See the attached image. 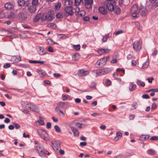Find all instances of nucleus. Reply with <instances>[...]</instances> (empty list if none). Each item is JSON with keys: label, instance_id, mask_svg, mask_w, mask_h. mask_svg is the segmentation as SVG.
<instances>
[{"label": "nucleus", "instance_id": "nucleus-1", "mask_svg": "<svg viewBox=\"0 0 158 158\" xmlns=\"http://www.w3.org/2000/svg\"><path fill=\"white\" fill-rule=\"evenodd\" d=\"M36 149L40 156L43 158L46 157V152H47V150L44 149L42 144H39L36 147Z\"/></svg>", "mask_w": 158, "mask_h": 158}, {"label": "nucleus", "instance_id": "nucleus-2", "mask_svg": "<svg viewBox=\"0 0 158 158\" xmlns=\"http://www.w3.org/2000/svg\"><path fill=\"white\" fill-rule=\"evenodd\" d=\"M64 14L66 16H72L74 15V12L72 6H65L64 8Z\"/></svg>", "mask_w": 158, "mask_h": 158}, {"label": "nucleus", "instance_id": "nucleus-3", "mask_svg": "<svg viewBox=\"0 0 158 158\" xmlns=\"http://www.w3.org/2000/svg\"><path fill=\"white\" fill-rule=\"evenodd\" d=\"M131 16L134 18L139 17V15L138 13V7L136 5H133L131 7Z\"/></svg>", "mask_w": 158, "mask_h": 158}, {"label": "nucleus", "instance_id": "nucleus-4", "mask_svg": "<svg viewBox=\"0 0 158 158\" xmlns=\"http://www.w3.org/2000/svg\"><path fill=\"white\" fill-rule=\"evenodd\" d=\"M38 134L43 139L45 140L48 139V134L44 130L40 129L37 130Z\"/></svg>", "mask_w": 158, "mask_h": 158}, {"label": "nucleus", "instance_id": "nucleus-5", "mask_svg": "<svg viewBox=\"0 0 158 158\" xmlns=\"http://www.w3.org/2000/svg\"><path fill=\"white\" fill-rule=\"evenodd\" d=\"M93 2V0H82V3L84 4L85 8L88 9H90L92 8V5Z\"/></svg>", "mask_w": 158, "mask_h": 158}, {"label": "nucleus", "instance_id": "nucleus-6", "mask_svg": "<svg viewBox=\"0 0 158 158\" xmlns=\"http://www.w3.org/2000/svg\"><path fill=\"white\" fill-rule=\"evenodd\" d=\"M26 6H28L27 10L29 13L31 14H34L37 10V8L36 6L34 5L28 6V4H26Z\"/></svg>", "mask_w": 158, "mask_h": 158}, {"label": "nucleus", "instance_id": "nucleus-7", "mask_svg": "<svg viewBox=\"0 0 158 158\" xmlns=\"http://www.w3.org/2000/svg\"><path fill=\"white\" fill-rule=\"evenodd\" d=\"M52 147L55 152H57L60 148V144L57 141H52Z\"/></svg>", "mask_w": 158, "mask_h": 158}, {"label": "nucleus", "instance_id": "nucleus-8", "mask_svg": "<svg viewBox=\"0 0 158 158\" xmlns=\"http://www.w3.org/2000/svg\"><path fill=\"white\" fill-rule=\"evenodd\" d=\"M89 73V71L82 69L78 70L77 72V75L81 77L86 76L88 75Z\"/></svg>", "mask_w": 158, "mask_h": 158}, {"label": "nucleus", "instance_id": "nucleus-9", "mask_svg": "<svg viewBox=\"0 0 158 158\" xmlns=\"http://www.w3.org/2000/svg\"><path fill=\"white\" fill-rule=\"evenodd\" d=\"M141 48V45L139 42L135 41L133 44V48L136 52L139 51Z\"/></svg>", "mask_w": 158, "mask_h": 158}, {"label": "nucleus", "instance_id": "nucleus-10", "mask_svg": "<svg viewBox=\"0 0 158 158\" xmlns=\"http://www.w3.org/2000/svg\"><path fill=\"white\" fill-rule=\"evenodd\" d=\"M106 4V8L110 12L113 11L114 9V5L110 2L106 3V2L103 3V5L105 6Z\"/></svg>", "mask_w": 158, "mask_h": 158}, {"label": "nucleus", "instance_id": "nucleus-11", "mask_svg": "<svg viewBox=\"0 0 158 158\" xmlns=\"http://www.w3.org/2000/svg\"><path fill=\"white\" fill-rule=\"evenodd\" d=\"M107 61L106 58L103 57L100 60H98L96 63V64L101 67L103 66L106 63Z\"/></svg>", "mask_w": 158, "mask_h": 158}, {"label": "nucleus", "instance_id": "nucleus-12", "mask_svg": "<svg viewBox=\"0 0 158 158\" xmlns=\"http://www.w3.org/2000/svg\"><path fill=\"white\" fill-rule=\"evenodd\" d=\"M139 12L142 16H145L147 13V10L144 7L141 6L139 9Z\"/></svg>", "mask_w": 158, "mask_h": 158}, {"label": "nucleus", "instance_id": "nucleus-13", "mask_svg": "<svg viewBox=\"0 0 158 158\" xmlns=\"http://www.w3.org/2000/svg\"><path fill=\"white\" fill-rule=\"evenodd\" d=\"M110 51V50L108 49H99L97 52L99 55H101L104 53H108Z\"/></svg>", "mask_w": 158, "mask_h": 158}, {"label": "nucleus", "instance_id": "nucleus-14", "mask_svg": "<svg viewBox=\"0 0 158 158\" xmlns=\"http://www.w3.org/2000/svg\"><path fill=\"white\" fill-rule=\"evenodd\" d=\"M110 71V69H109L107 68L100 70V75H102L106 74L109 73Z\"/></svg>", "mask_w": 158, "mask_h": 158}, {"label": "nucleus", "instance_id": "nucleus-15", "mask_svg": "<svg viewBox=\"0 0 158 158\" xmlns=\"http://www.w3.org/2000/svg\"><path fill=\"white\" fill-rule=\"evenodd\" d=\"M11 60L15 62H18L20 61L21 58L20 56H14L12 57Z\"/></svg>", "mask_w": 158, "mask_h": 158}, {"label": "nucleus", "instance_id": "nucleus-16", "mask_svg": "<svg viewBox=\"0 0 158 158\" xmlns=\"http://www.w3.org/2000/svg\"><path fill=\"white\" fill-rule=\"evenodd\" d=\"M38 51L39 54L40 55H43L45 53L44 49L42 47H39L38 49Z\"/></svg>", "mask_w": 158, "mask_h": 158}, {"label": "nucleus", "instance_id": "nucleus-17", "mask_svg": "<svg viewBox=\"0 0 158 158\" xmlns=\"http://www.w3.org/2000/svg\"><path fill=\"white\" fill-rule=\"evenodd\" d=\"M37 72L39 73V74L40 76V77H43L46 74L45 72L41 69H38L37 70Z\"/></svg>", "mask_w": 158, "mask_h": 158}, {"label": "nucleus", "instance_id": "nucleus-18", "mask_svg": "<svg viewBox=\"0 0 158 158\" xmlns=\"http://www.w3.org/2000/svg\"><path fill=\"white\" fill-rule=\"evenodd\" d=\"M4 7L9 10L13 9L14 7L13 5L10 2L6 3L4 5Z\"/></svg>", "mask_w": 158, "mask_h": 158}, {"label": "nucleus", "instance_id": "nucleus-19", "mask_svg": "<svg viewBox=\"0 0 158 158\" xmlns=\"http://www.w3.org/2000/svg\"><path fill=\"white\" fill-rule=\"evenodd\" d=\"M98 10L102 14H106L107 13V10L103 6H101L99 8Z\"/></svg>", "mask_w": 158, "mask_h": 158}, {"label": "nucleus", "instance_id": "nucleus-20", "mask_svg": "<svg viewBox=\"0 0 158 158\" xmlns=\"http://www.w3.org/2000/svg\"><path fill=\"white\" fill-rule=\"evenodd\" d=\"M41 15L40 13L37 14L33 18V21L35 22H37L40 19Z\"/></svg>", "mask_w": 158, "mask_h": 158}, {"label": "nucleus", "instance_id": "nucleus-21", "mask_svg": "<svg viewBox=\"0 0 158 158\" xmlns=\"http://www.w3.org/2000/svg\"><path fill=\"white\" fill-rule=\"evenodd\" d=\"M70 127L74 134V135L77 136H78L79 132L77 129L73 126L71 127Z\"/></svg>", "mask_w": 158, "mask_h": 158}, {"label": "nucleus", "instance_id": "nucleus-22", "mask_svg": "<svg viewBox=\"0 0 158 158\" xmlns=\"http://www.w3.org/2000/svg\"><path fill=\"white\" fill-rule=\"evenodd\" d=\"M49 13V12H48V14H47V20L48 21H51L54 18V17L53 15Z\"/></svg>", "mask_w": 158, "mask_h": 158}, {"label": "nucleus", "instance_id": "nucleus-23", "mask_svg": "<svg viewBox=\"0 0 158 158\" xmlns=\"http://www.w3.org/2000/svg\"><path fill=\"white\" fill-rule=\"evenodd\" d=\"M64 4L65 6H72L73 2L71 0H65Z\"/></svg>", "mask_w": 158, "mask_h": 158}, {"label": "nucleus", "instance_id": "nucleus-24", "mask_svg": "<svg viewBox=\"0 0 158 158\" xmlns=\"http://www.w3.org/2000/svg\"><path fill=\"white\" fill-rule=\"evenodd\" d=\"M122 133L120 132H117L116 133V136L114 138L115 141H117L118 140L122 137Z\"/></svg>", "mask_w": 158, "mask_h": 158}, {"label": "nucleus", "instance_id": "nucleus-25", "mask_svg": "<svg viewBox=\"0 0 158 158\" xmlns=\"http://www.w3.org/2000/svg\"><path fill=\"white\" fill-rule=\"evenodd\" d=\"M18 16L22 20H25L27 18L26 15L23 13H19Z\"/></svg>", "mask_w": 158, "mask_h": 158}, {"label": "nucleus", "instance_id": "nucleus-26", "mask_svg": "<svg viewBox=\"0 0 158 158\" xmlns=\"http://www.w3.org/2000/svg\"><path fill=\"white\" fill-rule=\"evenodd\" d=\"M15 17V15L14 13L12 12H10L7 16V18L8 19H14Z\"/></svg>", "mask_w": 158, "mask_h": 158}, {"label": "nucleus", "instance_id": "nucleus-27", "mask_svg": "<svg viewBox=\"0 0 158 158\" xmlns=\"http://www.w3.org/2000/svg\"><path fill=\"white\" fill-rule=\"evenodd\" d=\"M136 86L135 84H133L131 83H130L129 86V90L131 91H133L135 89Z\"/></svg>", "mask_w": 158, "mask_h": 158}, {"label": "nucleus", "instance_id": "nucleus-28", "mask_svg": "<svg viewBox=\"0 0 158 158\" xmlns=\"http://www.w3.org/2000/svg\"><path fill=\"white\" fill-rule=\"evenodd\" d=\"M31 110L35 112H38L39 111V108L33 104L31 106Z\"/></svg>", "mask_w": 158, "mask_h": 158}, {"label": "nucleus", "instance_id": "nucleus-29", "mask_svg": "<svg viewBox=\"0 0 158 158\" xmlns=\"http://www.w3.org/2000/svg\"><path fill=\"white\" fill-rule=\"evenodd\" d=\"M18 4L19 6H23L25 4V1L24 0H18Z\"/></svg>", "mask_w": 158, "mask_h": 158}, {"label": "nucleus", "instance_id": "nucleus-30", "mask_svg": "<svg viewBox=\"0 0 158 158\" xmlns=\"http://www.w3.org/2000/svg\"><path fill=\"white\" fill-rule=\"evenodd\" d=\"M155 151L152 149H150L147 151V153L151 155H154L156 154Z\"/></svg>", "mask_w": 158, "mask_h": 158}, {"label": "nucleus", "instance_id": "nucleus-31", "mask_svg": "<svg viewBox=\"0 0 158 158\" xmlns=\"http://www.w3.org/2000/svg\"><path fill=\"white\" fill-rule=\"evenodd\" d=\"M136 83L137 85L139 86H141L143 87H144L145 85L144 82L142 81L139 80H137L136 81Z\"/></svg>", "mask_w": 158, "mask_h": 158}, {"label": "nucleus", "instance_id": "nucleus-32", "mask_svg": "<svg viewBox=\"0 0 158 158\" xmlns=\"http://www.w3.org/2000/svg\"><path fill=\"white\" fill-rule=\"evenodd\" d=\"M82 0H74V5L76 6H78L80 4L81 2H82Z\"/></svg>", "mask_w": 158, "mask_h": 158}, {"label": "nucleus", "instance_id": "nucleus-33", "mask_svg": "<svg viewBox=\"0 0 158 158\" xmlns=\"http://www.w3.org/2000/svg\"><path fill=\"white\" fill-rule=\"evenodd\" d=\"M100 70H94L92 71L93 74L94 75V73L95 74V76L96 77L98 76H100Z\"/></svg>", "mask_w": 158, "mask_h": 158}, {"label": "nucleus", "instance_id": "nucleus-34", "mask_svg": "<svg viewBox=\"0 0 158 158\" xmlns=\"http://www.w3.org/2000/svg\"><path fill=\"white\" fill-rule=\"evenodd\" d=\"M47 14H44L42 16H41V20L42 21L47 20Z\"/></svg>", "mask_w": 158, "mask_h": 158}, {"label": "nucleus", "instance_id": "nucleus-35", "mask_svg": "<svg viewBox=\"0 0 158 158\" xmlns=\"http://www.w3.org/2000/svg\"><path fill=\"white\" fill-rule=\"evenodd\" d=\"M46 43L47 44H50V45L53 44H56V43L53 42L52 40L51 39H47Z\"/></svg>", "mask_w": 158, "mask_h": 158}, {"label": "nucleus", "instance_id": "nucleus-36", "mask_svg": "<svg viewBox=\"0 0 158 158\" xmlns=\"http://www.w3.org/2000/svg\"><path fill=\"white\" fill-rule=\"evenodd\" d=\"M31 3V5H34L36 6L39 4L38 0H32Z\"/></svg>", "mask_w": 158, "mask_h": 158}, {"label": "nucleus", "instance_id": "nucleus-37", "mask_svg": "<svg viewBox=\"0 0 158 158\" xmlns=\"http://www.w3.org/2000/svg\"><path fill=\"white\" fill-rule=\"evenodd\" d=\"M115 12L116 14L118 15L121 12L120 9L118 6H116L114 7Z\"/></svg>", "mask_w": 158, "mask_h": 158}, {"label": "nucleus", "instance_id": "nucleus-38", "mask_svg": "<svg viewBox=\"0 0 158 158\" xmlns=\"http://www.w3.org/2000/svg\"><path fill=\"white\" fill-rule=\"evenodd\" d=\"M54 128L57 132L60 133L61 132L60 129L58 125H55Z\"/></svg>", "mask_w": 158, "mask_h": 158}, {"label": "nucleus", "instance_id": "nucleus-39", "mask_svg": "<svg viewBox=\"0 0 158 158\" xmlns=\"http://www.w3.org/2000/svg\"><path fill=\"white\" fill-rule=\"evenodd\" d=\"M85 13L84 10H81L77 14V15H78L81 17H82L85 15Z\"/></svg>", "mask_w": 158, "mask_h": 158}, {"label": "nucleus", "instance_id": "nucleus-40", "mask_svg": "<svg viewBox=\"0 0 158 158\" xmlns=\"http://www.w3.org/2000/svg\"><path fill=\"white\" fill-rule=\"evenodd\" d=\"M149 64V63L147 61H146L145 63H144L142 66V69H144L147 68L148 65Z\"/></svg>", "mask_w": 158, "mask_h": 158}, {"label": "nucleus", "instance_id": "nucleus-41", "mask_svg": "<svg viewBox=\"0 0 158 158\" xmlns=\"http://www.w3.org/2000/svg\"><path fill=\"white\" fill-rule=\"evenodd\" d=\"M75 125L77 127L81 129L82 127V126L83 125V124H82L78 122H74Z\"/></svg>", "mask_w": 158, "mask_h": 158}, {"label": "nucleus", "instance_id": "nucleus-42", "mask_svg": "<svg viewBox=\"0 0 158 158\" xmlns=\"http://www.w3.org/2000/svg\"><path fill=\"white\" fill-rule=\"evenodd\" d=\"M65 104V103L63 102H60L57 103L58 106L62 108H64Z\"/></svg>", "mask_w": 158, "mask_h": 158}, {"label": "nucleus", "instance_id": "nucleus-43", "mask_svg": "<svg viewBox=\"0 0 158 158\" xmlns=\"http://www.w3.org/2000/svg\"><path fill=\"white\" fill-rule=\"evenodd\" d=\"M56 17L58 19H61L63 18V15L62 13L58 12L56 15Z\"/></svg>", "mask_w": 158, "mask_h": 158}, {"label": "nucleus", "instance_id": "nucleus-44", "mask_svg": "<svg viewBox=\"0 0 158 158\" xmlns=\"http://www.w3.org/2000/svg\"><path fill=\"white\" fill-rule=\"evenodd\" d=\"M48 26L49 27H50L53 29H55L56 27V25L53 23H51L48 25Z\"/></svg>", "mask_w": 158, "mask_h": 158}, {"label": "nucleus", "instance_id": "nucleus-45", "mask_svg": "<svg viewBox=\"0 0 158 158\" xmlns=\"http://www.w3.org/2000/svg\"><path fill=\"white\" fill-rule=\"evenodd\" d=\"M78 54H74L72 56V59L73 60L77 61L78 60Z\"/></svg>", "mask_w": 158, "mask_h": 158}, {"label": "nucleus", "instance_id": "nucleus-46", "mask_svg": "<svg viewBox=\"0 0 158 158\" xmlns=\"http://www.w3.org/2000/svg\"><path fill=\"white\" fill-rule=\"evenodd\" d=\"M75 13L76 15H77V14L81 11L80 8L78 6H76V7L74 9Z\"/></svg>", "mask_w": 158, "mask_h": 158}, {"label": "nucleus", "instance_id": "nucleus-47", "mask_svg": "<svg viewBox=\"0 0 158 158\" xmlns=\"http://www.w3.org/2000/svg\"><path fill=\"white\" fill-rule=\"evenodd\" d=\"M61 3L60 2H58V3L55 5V8L56 10H59L61 6Z\"/></svg>", "mask_w": 158, "mask_h": 158}, {"label": "nucleus", "instance_id": "nucleus-48", "mask_svg": "<svg viewBox=\"0 0 158 158\" xmlns=\"http://www.w3.org/2000/svg\"><path fill=\"white\" fill-rule=\"evenodd\" d=\"M73 48L76 51H78L80 50V45H73Z\"/></svg>", "mask_w": 158, "mask_h": 158}, {"label": "nucleus", "instance_id": "nucleus-49", "mask_svg": "<svg viewBox=\"0 0 158 158\" xmlns=\"http://www.w3.org/2000/svg\"><path fill=\"white\" fill-rule=\"evenodd\" d=\"M35 123H38L39 124L41 125H45V123L44 121L41 119L36 121Z\"/></svg>", "mask_w": 158, "mask_h": 158}, {"label": "nucleus", "instance_id": "nucleus-50", "mask_svg": "<svg viewBox=\"0 0 158 158\" xmlns=\"http://www.w3.org/2000/svg\"><path fill=\"white\" fill-rule=\"evenodd\" d=\"M7 33V31L6 30L2 29L1 30V35L4 36Z\"/></svg>", "mask_w": 158, "mask_h": 158}, {"label": "nucleus", "instance_id": "nucleus-51", "mask_svg": "<svg viewBox=\"0 0 158 158\" xmlns=\"http://www.w3.org/2000/svg\"><path fill=\"white\" fill-rule=\"evenodd\" d=\"M33 104L28 102L26 105V106L28 109H31Z\"/></svg>", "mask_w": 158, "mask_h": 158}, {"label": "nucleus", "instance_id": "nucleus-52", "mask_svg": "<svg viewBox=\"0 0 158 158\" xmlns=\"http://www.w3.org/2000/svg\"><path fill=\"white\" fill-rule=\"evenodd\" d=\"M151 140H158V137L156 136H153L150 138Z\"/></svg>", "mask_w": 158, "mask_h": 158}, {"label": "nucleus", "instance_id": "nucleus-53", "mask_svg": "<svg viewBox=\"0 0 158 158\" xmlns=\"http://www.w3.org/2000/svg\"><path fill=\"white\" fill-rule=\"evenodd\" d=\"M153 6L156 7L158 6V0H156L153 3Z\"/></svg>", "mask_w": 158, "mask_h": 158}, {"label": "nucleus", "instance_id": "nucleus-54", "mask_svg": "<svg viewBox=\"0 0 158 158\" xmlns=\"http://www.w3.org/2000/svg\"><path fill=\"white\" fill-rule=\"evenodd\" d=\"M10 66V65L9 63H6L3 66V68L4 69H7L9 68Z\"/></svg>", "mask_w": 158, "mask_h": 158}, {"label": "nucleus", "instance_id": "nucleus-55", "mask_svg": "<svg viewBox=\"0 0 158 158\" xmlns=\"http://www.w3.org/2000/svg\"><path fill=\"white\" fill-rule=\"evenodd\" d=\"M51 124L50 122H48L46 124L47 128L48 129H49L51 128Z\"/></svg>", "mask_w": 158, "mask_h": 158}, {"label": "nucleus", "instance_id": "nucleus-56", "mask_svg": "<svg viewBox=\"0 0 158 158\" xmlns=\"http://www.w3.org/2000/svg\"><path fill=\"white\" fill-rule=\"evenodd\" d=\"M142 97L143 98L148 99L150 98L148 94H143L142 96Z\"/></svg>", "mask_w": 158, "mask_h": 158}, {"label": "nucleus", "instance_id": "nucleus-57", "mask_svg": "<svg viewBox=\"0 0 158 158\" xmlns=\"http://www.w3.org/2000/svg\"><path fill=\"white\" fill-rule=\"evenodd\" d=\"M53 76L54 77L58 78H59L61 76V75L59 73H55L53 74Z\"/></svg>", "mask_w": 158, "mask_h": 158}, {"label": "nucleus", "instance_id": "nucleus-58", "mask_svg": "<svg viewBox=\"0 0 158 158\" xmlns=\"http://www.w3.org/2000/svg\"><path fill=\"white\" fill-rule=\"evenodd\" d=\"M108 36L107 35H105V36H104L103 37V38L102 39V41L103 42H106L107 39H108Z\"/></svg>", "mask_w": 158, "mask_h": 158}, {"label": "nucleus", "instance_id": "nucleus-59", "mask_svg": "<svg viewBox=\"0 0 158 158\" xmlns=\"http://www.w3.org/2000/svg\"><path fill=\"white\" fill-rule=\"evenodd\" d=\"M156 107V103H153L152 104L151 106V109L153 110L155 109Z\"/></svg>", "mask_w": 158, "mask_h": 158}, {"label": "nucleus", "instance_id": "nucleus-60", "mask_svg": "<svg viewBox=\"0 0 158 158\" xmlns=\"http://www.w3.org/2000/svg\"><path fill=\"white\" fill-rule=\"evenodd\" d=\"M123 33V31L122 30L118 31L115 32V34L116 35H118L119 34H121Z\"/></svg>", "mask_w": 158, "mask_h": 158}, {"label": "nucleus", "instance_id": "nucleus-61", "mask_svg": "<svg viewBox=\"0 0 158 158\" xmlns=\"http://www.w3.org/2000/svg\"><path fill=\"white\" fill-rule=\"evenodd\" d=\"M116 71L117 72L121 71L123 73H124L125 72V70L123 69L118 68L117 69Z\"/></svg>", "mask_w": 158, "mask_h": 158}, {"label": "nucleus", "instance_id": "nucleus-62", "mask_svg": "<svg viewBox=\"0 0 158 158\" xmlns=\"http://www.w3.org/2000/svg\"><path fill=\"white\" fill-rule=\"evenodd\" d=\"M29 62L31 64H36L37 62V61L30 60L29 61Z\"/></svg>", "mask_w": 158, "mask_h": 158}, {"label": "nucleus", "instance_id": "nucleus-63", "mask_svg": "<svg viewBox=\"0 0 158 158\" xmlns=\"http://www.w3.org/2000/svg\"><path fill=\"white\" fill-rule=\"evenodd\" d=\"M111 84V81L109 80H107L106 81V84L107 86H109Z\"/></svg>", "mask_w": 158, "mask_h": 158}, {"label": "nucleus", "instance_id": "nucleus-64", "mask_svg": "<svg viewBox=\"0 0 158 158\" xmlns=\"http://www.w3.org/2000/svg\"><path fill=\"white\" fill-rule=\"evenodd\" d=\"M89 19V18L88 16H85L83 18V20L85 21H88Z\"/></svg>", "mask_w": 158, "mask_h": 158}]
</instances>
